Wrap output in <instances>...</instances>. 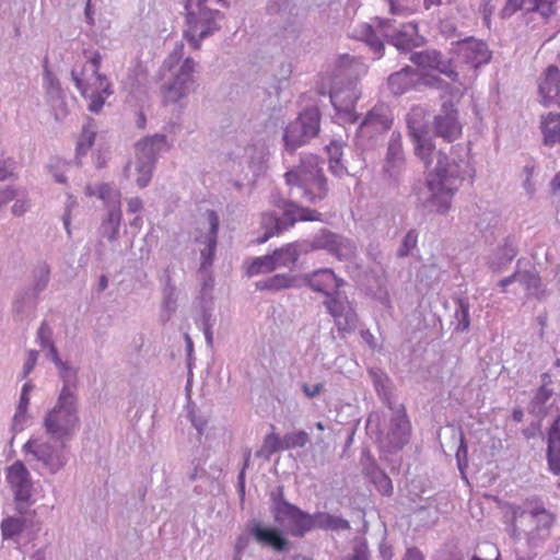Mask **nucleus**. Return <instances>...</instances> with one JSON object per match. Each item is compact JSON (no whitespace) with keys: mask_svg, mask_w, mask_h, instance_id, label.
Wrapping results in <instances>:
<instances>
[{"mask_svg":"<svg viewBox=\"0 0 560 560\" xmlns=\"http://www.w3.org/2000/svg\"><path fill=\"white\" fill-rule=\"evenodd\" d=\"M408 129L415 144V153L424 162L425 166L436 159V166L429 173L427 179L431 192L430 203L436 212H445L451 208L453 200L452 178L447 174L450 166L447 156L442 151L435 150V145L424 129L417 128L410 120Z\"/></svg>","mask_w":560,"mask_h":560,"instance_id":"obj_1","label":"nucleus"},{"mask_svg":"<svg viewBox=\"0 0 560 560\" xmlns=\"http://www.w3.org/2000/svg\"><path fill=\"white\" fill-rule=\"evenodd\" d=\"M511 511L514 539L524 537L533 550L549 538L556 515L545 508L539 498L526 499L522 504L513 505Z\"/></svg>","mask_w":560,"mask_h":560,"instance_id":"obj_2","label":"nucleus"},{"mask_svg":"<svg viewBox=\"0 0 560 560\" xmlns=\"http://www.w3.org/2000/svg\"><path fill=\"white\" fill-rule=\"evenodd\" d=\"M88 59L90 73L84 66L80 71L73 69L71 77L81 95L90 100L89 110L97 114L102 110L106 98L113 94V88L108 78L100 73L101 54L95 51Z\"/></svg>","mask_w":560,"mask_h":560,"instance_id":"obj_3","label":"nucleus"},{"mask_svg":"<svg viewBox=\"0 0 560 560\" xmlns=\"http://www.w3.org/2000/svg\"><path fill=\"white\" fill-rule=\"evenodd\" d=\"M285 183L302 189V197L308 202L324 199L328 191L327 180L315 158L304 160L294 170L287 172Z\"/></svg>","mask_w":560,"mask_h":560,"instance_id":"obj_4","label":"nucleus"},{"mask_svg":"<svg viewBox=\"0 0 560 560\" xmlns=\"http://www.w3.org/2000/svg\"><path fill=\"white\" fill-rule=\"evenodd\" d=\"M207 0H183L189 28L185 37L195 49L199 48V42L218 28L217 22L223 16L219 11L208 10Z\"/></svg>","mask_w":560,"mask_h":560,"instance_id":"obj_5","label":"nucleus"},{"mask_svg":"<svg viewBox=\"0 0 560 560\" xmlns=\"http://www.w3.org/2000/svg\"><path fill=\"white\" fill-rule=\"evenodd\" d=\"M320 215L316 210L300 207L294 202H287L283 207L282 219L271 213H264L261 215L264 234L257 238V243H266L272 236L293 226L298 221H317L320 220Z\"/></svg>","mask_w":560,"mask_h":560,"instance_id":"obj_6","label":"nucleus"},{"mask_svg":"<svg viewBox=\"0 0 560 560\" xmlns=\"http://www.w3.org/2000/svg\"><path fill=\"white\" fill-rule=\"evenodd\" d=\"M74 404V395L65 387L59 396L57 406L45 419V427L48 433L55 438L63 439L74 431L78 427Z\"/></svg>","mask_w":560,"mask_h":560,"instance_id":"obj_7","label":"nucleus"},{"mask_svg":"<svg viewBox=\"0 0 560 560\" xmlns=\"http://www.w3.org/2000/svg\"><path fill=\"white\" fill-rule=\"evenodd\" d=\"M319 131V114L317 109H306L291 122L284 131L283 140L287 150L294 151L304 144L307 139L315 137Z\"/></svg>","mask_w":560,"mask_h":560,"instance_id":"obj_8","label":"nucleus"},{"mask_svg":"<svg viewBox=\"0 0 560 560\" xmlns=\"http://www.w3.org/2000/svg\"><path fill=\"white\" fill-rule=\"evenodd\" d=\"M457 58L460 59L462 65L469 68L471 77H476V71L482 66L490 61L491 51L488 45L475 37H457Z\"/></svg>","mask_w":560,"mask_h":560,"instance_id":"obj_9","label":"nucleus"},{"mask_svg":"<svg viewBox=\"0 0 560 560\" xmlns=\"http://www.w3.org/2000/svg\"><path fill=\"white\" fill-rule=\"evenodd\" d=\"M166 149V137L155 135L144 138L137 144V152L140 159H147L138 166L139 176L137 183L139 187H145L152 177L154 158L162 150Z\"/></svg>","mask_w":560,"mask_h":560,"instance_id":"obj_10","label":"nucleus"},{"mask_svg":"<svg viewBox=\"0 0 560 560\" xmlns=\"http://www.w3.org/2000/svg\"><path fill=\"white\" fill-rule=\"evenodd\" d=\"M194 60L191 58L185 59L178 71L175 73L173 81L164 91L165 103H176L194 91Z\"/></svg>","mask_w":560,"mask_h":560,"instance_id":"obj_11","label":"nucleus"},{"mask_svg":"<svg viewBox=\"0 0 560 560\" xmlns=\"http://www.w3.org/2000/svg\"><path fill=\"white\" fill-rule=\"evenodd\" d=\"M393 124L388 107L384 104L375 105L364 117L360 125L362 133L373 136L386 132Z\"/></svg>","mask_w":560,"mask_h":560,"instance_id":"obj_12","label":"nucleus"},{"mask_svg":"<svg viewBox=\"0 0 560 560\" xmlns=\"http://www.w3.org/2000/svg\"><path fill=\"white\" fill-rule=\"evenodd\" d=\"M7 480L14 491L16 501L27 502L30 500L32 483L30 474L22 462L18 460L8 468Z\"/></svg>","mask_w":560,"mask_h":560,"instance_id":"obj_13","label":"nucleus"},{"mask_svg":"<svg viewBox=\"0 0 560 560\" xmlns=\"http://www.w3.org/2000/svg\"><path fill=\"white\" fill-rule=\"evenodd\" d=\"M325 305L340 331H348L354 327L355 314L348 307L346 301L338 296L329 295L325 301Z\"/></svg>","mask_w":560,"mask_h":560,"instance_id":"obj_14","label":"nucleus"},{"mask_svg":"<svg viewBox=\"0 0 560 560\" xmlns=\"http://www.w3.org/2000/svg\"><path fill=\"white\" fill-rule=\"evenodd\" d=\"M538 91L545 106L556 104L560 107V69L557 66H549L545 70Z\"/></svg>","mask_w":560,"mask_h":560,"instance_id":"obj_15","label":"nucleus"},{"mask_svg":"<svg viewBox=\"0 0 560 560\" xmlns=\"http://www.w3.org/2000/svg\"><path fill=\"white\" fill-rule=\"evenodd\" d=\"M455 131V107L452 97L445 100L441 113L434 119V132L451 143Z\"/></svg>","mask_w":560,"mask_h":560,"instance_id":"obj_16","label":"nucleus"},{"mask_svg":"<svg viewBox=\"0 0 560 560\" xmlns=\"http://www.w3.org/2000/svg\"><path fill=\"white\" fill-rule=\"evenodd\" d=\"M415 65L423 70L436 71L451 78L454 73L450 62H444L442 56L436 50H425L416 52L411 56Z\"/></svg>","mask_w":560,"mask_h":560,"instance_id":"obj_17","label":"nucleus"},{"mask_svg":"<svg viewBox=\"0 0 560 560\" xmlns=\"http://www.w3.org/2000/svg\"><path fill=\"white\" fill-rule=\"evenodd\" d=\"M250 534L258 544L271 547L276 551H283L288 548L289 541L277 528L265 527L261 523H255Z\"/></svg>","mask_w":560,"mask_h":560,"instance_id":"obj_18","label":"nucleus"},{"mask_svg":"<svg viewBox=\"0 0 560 560\" xmlns=\"http://www.w3.org/2000/svg\"><path fill=\"white\" fill-rule=\"evenodd\" d=\"M358 100L353 88L348 86L342 90H334L330 92V101L339 113H343L350 122H355L358 116L354 113V104Z\"/></svg>","mask_w":560,"mask_h":560,"instance_id":"obj_19","label":"nucleus"},{"mask_svg":"<svg viewBox=\"0 0 560 560\" xmlns=\"http://www.w3.org/2000/svg\"><path fill=\"white\" fill-rule=\"evenodd\" d=\"M307 284L315 292H320L327 296L330 292L341 287L342 282L335 276L330 269H319L306 276Z\"/></svg>","mask_w":560,"mask_h":560,"instance_id":"obj_20","label":"nucleus"},{"mask_svg":"<svg viewBox=\"0 0 560 560\" xmlns=\"http://www.w3.org/2000/svg\"><path fill=\"white\" fill-rule=\"evenodd\" d=\"M547 459L550 471L560 474V416L557 415L548 431Z\"/></svg>","mask_w":560,"mask_h":560,"instance_id":"obj_21","label":"nucleus"},{"mask_svg":"<svg viewBox=\"0 0 560 560\" xmlns=\"http://www.w3.org/2000/svg\"><path fill=\"white\" fill-rule=\"evenodd\" d=\"M285 516L290 524V533L293 536L302 537L315 527L314 517L294 505L285 504Z\"/></svg>","mask_w":560,"mask_h":560,"instance_id":"obj_22","label":"nucleus"},{"mask_svg":"<svg viewBox=\"0 0 560 560\" xmlns=\"http://www.w3.org/2000/svg\"><path fill=\"white\" fill-rule=\"evenodd\" d=\"M540 129L546 145L560 143V113H549L546 116H541Z\"/></svg>","mask_w":560,"mask_h":560,"instance_id":"obj_23","label":"nucleus"},{"mask_svg":"<svg viewBox=\"0 0 560 560\" xmlns=\"http://www.w3.org/2000/svg\"><path fill=\"white\" fill-rule=\"evenodd\" d=\"M552 395L553 390L542 384L530 400L528 405V412L539 419L546 417L549 408L548 402Z\"/></svg>","mask_w":560,"mask_h":560,"instance_id":"obj_24","label":"nucleus"},{"mask_svg":"<svg viewBox=\"0 0 560 560\" xmlns=\"http://www.w3.org/2000/svg\"><path fill=\"white\" fill-rule=\"evenodd\" d=\"M208 221H209V233L206 236L205 243L207 244V252H202L203 257V266L211 265L212 258L214 255V249L217 246V236L219 230V217L214 211L208 212Z\"/></svg>","mask_w":560,"mask_h":560,"instance_id":"obj_25","label":"nucleus"},{"mask_svg":"<svg viewBox=\"0 0 560 560\" xmlns=\"http://www.w3.org/2000/svg\"><path fill=\"white\" fill-rule=\"evenodd\" d=\"M410 433V422L405 411H399L393 419L392 435L397 444L402 445Z\"/></svg>","mask_w":560,"mask_h":560,"instance_id":"obj_26","label":"nucleus"},{"mask_svg":"<svg viewBox=\"0 0 560 560\" xmlns=\"http://www.w3.org/2000/svg\"><path fill=\"white\" fill-rule=\"evenodd\" d=\"M517 252V247L513 240L511 237H506L504 240V244L499 248L498 261L492 262L493 269L500 270L501 268L509 265L515 258Z\"/></svg>","mask_w":560,"mask_h":560,"instance_id":"obj_27","label":"nucleus"},{"mask_svg":"<svg viewBox=\"0 0 560 560\" xmlns=\"http://www.w3.org/2000/svg\"><path fill=\"white\" fill-rule=\"evenodd\" d=\"M315 527L324 529H349L350 525L347 520L341 517L332 516L326 513H318L314 516Z\"/></svg>","mask_w":560,"mask_h":560,"instance_id":"obj_28","label":"nucleus"},{"mask_svg":"<svg viewBox=\"0 0 560 560\" xmlns=\"http://www.w3.org/2000/svg\"><path fill=\"white\" fill-rule=\"evenodd\" d=\"M96 131L92 119L82 128L77 143V154L84 155L94 144Z\"/></svg>","mask_w":560,"mask_h":560,"instance_id":"obj_29","label":"nucleus"},{"mask_svg":"<svg viewBox=\"0 0 560 560\" xmlns=\"http://www.w3.org/2000/svg\"><path fill=\"white\" fill-rule=\"evenodd\" d=\"M273 259L278 267L293 266L299 257L298 249L294 245L288 244L272 253Z\"/></svg>","mask_w":560,"mask_h":560,"instance_id":"obj_30","label":"nucleus"},{"mask_svg":"<svg viewBox=\"0 0 560 560\" xmlns=\"http://www.w3.org/2000/svg\"><path fill=\"white\" fill-rule=\"evenodd\" d=\"M257 289L279 291L294 285V280L288 275H276L267 280L257 282Z\"/></svg>","mask_w":560,"mask_h":560,"instance_id":"obj_31","label":"nucleus"},{"mask_svg":"<svg viewBox=\"0 0 560 560\" xmlns=\"http://www.w3.org/2000/svg\"><path fill=\"white\" fill-rule=\"evenodd\" d=\"M275 269H277V264L271 254L255 258L247 268V275L253 277L259 273L272 272Z\"/></svg>","mask_w":560,"mask_h":560,"instance_id":"obj_32","label":"nucleus"},{"mask_svg":"<svg viewBox=\"0 0 560 560\" xmlns=\"http://www.w3.org/2000/svg\"><path fill=\"white\" fill-rule=\"evenodd\" d=\"M86 194L89 196H97L104 202H109L112 199H115L116 205H120V192L118 190H114L109 184L102 183L97 185L95 188L88 187Z\"/></svg>","mask_w":560,"mask_h":560,"instance_id":"obj_33","label":"nucleus"},{"mask_svg":"<svg viewBox=\"0 0 560 560\" xmlns=\"http://www.w3.org/2000/svg\"><path fill=\"white\" fill-rule=\"evenodd\" d=\"M329 153V170L336 176H342L347 173V168L341 163V148L337 143L327 147Z\"/></svg>","mask_w":560,"mask_h":560,"instance_id":"obj_34","label":"nucleus"},{"mask_svg":"<svg viewBox=\"0 0 560 560\" xmlns=\"http://www.w3.org/2000/svg\"><path fill=\"white\" fill-rule=\"evenodd\" d=\"M516 276V281H518L526 290L532 292L539 289L541 279L536 270H517Z\"/></svg>","mask_w":560,"mask_h":560,"instance_id":"obj_35","label":"nucleus"},{"mask_svg":"<svg viewBox=\"0 0 560 560\" xmlns=\"http://www.w3.org/2000/svg\"><path fill=\"white\" fill-rule=\"evenodd\" d=\"M120 222H121L120 205H115V207L112 210H109L108 215L103 223V225L105 228L108 226L110 229V233L108 235L109 240H116Z\"/></svg>","mask_w":560,"mask_h":560,"instance_id":"obj_36","label":"nucleus"},{"mask_svg":"<svg viewBox=\"0 0 560 560\" xmlns=\"http://www.w3.org/2000/svg\"><path fill=\"white\" fill-rule=\"evenodd\" d=\"M284 450L304 447L308 442V434L305 431L288 433L284 436Z\"/></svg>","mask_w":560,"mask_h":560,"instance_id":"obj_37","label":"nucleus"},{"mask_svg":"<svg viewBox=\"0 0 560 560\" xmlns=\"http://www.w3.org/2000/svg\"><path fill=\"white\" fill-rule=\"evenodd\" d=\"M555 1L556 0H528V7H525V11H536L547 18L553 13Z\"/></svg>","mask_w":560,"mask_h":560,"instance_id":"obj_38","label":"nucleus"},{"mask_svg":"<svg viewBox=\"0 0 560 560\" xmlns=\"http://www.w3.org/2000/svg\"><path fill=\"white\" fill-rule=\"evenodd\" d=\"M407 70L402 69V71L393 73L388 78V84L395 94H402L407 90V83H405V79L408 75Z\"/></svg>","mask_w":560,"mask_h":560,"instance_id":"obj_39","label":"nucleus"},{"mask_svg":"<svg viewBox=\"0 0 560 560\" xmlns=\"http://www.w3.org/2000/svg\"><path fill=\"white\" fill-rule=\"evenodd\" d=\"M23 524L20 520L8 517L1 523V530L4 538H11L21 533Z\"/></svg>","mask_w":560,"mask_h":560,"instance_id":"obj_40","label":"nucleus"},{"mask_svg":"<svg viewBox=\"0 0 560 560\" xmlns=\"http://www.w3.org/2000/svg\"><path fill=\"white\" fill-rule=\"evenodd\" d=\"M264 450L269 454L284 450V438L280 439L277 434H268L264 440Z\"/></svg>","mask_w":560,"mask_h":560,"instance_id":"obj_41","label":"nucleus"},{"mask_svg":"<svg viewBox=\"0 0 560 560\" xmlns=\"http://www.w3.org/2000/svg\"><path fill=\"white\" fill-rule=\"evenodd\" d=\"M525 7H528V0H506L501 14L503 18H510L517 10H525Z\"/></svg>","mask_w":560,"mask_h":560,"instance_id":"obj_42","label":"nucleus"},{"mask_svg":"<svg viewBox=\"0 0 560 560\" xmlns=\"http://www.w3.org/2000/svg\"><path fill=\"white\" fill-rule=\"evenodd\" d=\"M457 306L459 307V311L462 314V317L457 323V330H466V329H468L469 323H470L469 314H468L469 305L464 300L457 299Z\"/></svg>","mask_w":560,"mask_h":560,"instance_id":"obj_43","label":"nucleus"},{"mask_svg":"<svg viewBox=\"0 0 560 560\" xmlns=\"http://www.w3.org/2000/svg\"><path fill=\"white\" fill-rule=\"evenodd\" d=\"M418 242V235L415 231H409L404 237L401 248L399 249V256H406L409 252L416 247Z\"/></svg>","mask_w":560,"mask_h":560,"instance_id":"obj_44","label":"nucleus"},{"mask_svg":"<svg viewBox=\"0 0 560 560\" xmlns=\"http://www.w3.org/2000/svg\"><path fill=\"white\" fill-rule=\"evenodd\" d=\"M524 173L526 174V178L523 180V188L525 189L528 197L532 198L536 191L535 185L532 182V177L534 174V166L525 165Z\"/></svg>","mask_w":560,"mask_h":560,"instance_id":"obj_45","label":"nucleus"},{"mask_svg":"<svg viewBox=\"0 0 560 560\" xmlns=\"http://www.w3.org/2000/svg\"><path fill=\"white\" fill-rule=\"evenodd\" d=\"M302 390L306 397L313 398L318 396L324 390V385L322 383L310 386L308 384L302 385Z\"/></svg>","mask_w":560,"mask_h":560,"instance_id":"obj_46","label":"nucleus"},{"mask_svg":"<svg viewBox=\"0 0 560 560\" xmlns=\"http://www.w3.org/2000/svg\"><path fill=\"white\" fill-rule=\"evenodd\" d=\"M13 174V162L0 161V180H5Z\"/></svg>","mask_w":560,"mask_h":560,"instance_id":"obj_47","label":"nucleus"},{"mask_svg":"<svg viewBox=\"0 0 560 560\" xmlns=\"http://www.w3.org/2000/svg\"><path fill=\"white\" fill-rule=\"evenodd\" d=\"M378 490L383 494H390L392 493V491H393L392 481H390V479L386 475H381L380 476Z\"/></svg>","mask_w":560,"mask_h":560,"instance_id":"obj_48","label":"nucleus"},{"mask_svg":"<svg viewBox=\"0 0 560 560\" xmlns=\"http://www.w3.org/2000/svg\"><path fill=\"white\" fill-rule=\"evenodd\" d=\"M16 192L13 188H5L0 190V209L5 206L8 202L14 199Z\"/></svg>","mask_w":560,"mask_h":560,"instance_id":"obj_49","label":"nucleus"},{"mask_svg":"<svg viewBox=\"0 0 560 560\" xmlns=\"http://www.w3.org/2000/svg\"><path fill=\"white\" fill-rule=\"evenodd\" d=\"M30 208V201L28 200H16L15 203L12 207V212L14 215H22L24 214L27 209Z\"/></svg>","mask_w":560,"mask_h":560,"instance_id":"obj_50","label":"nucleus"},{"mask_svg":"<svg viewBox=\"0 0 560 560\" xmlns=\"http://www.w3.org/2000/svg\"><path fill=\"white\" fill-rule=\"evenodd\" d=\"M143 208L142 200L138 197L130 198L127 202V210L130 213L140 212Z\"/></svg>","mask_w":560,"mask_h":560,"instance_id":"obj_51","label":"nucleus"},{"mask_svg":"<svg viewBox=\"0 0 560 560\" xmlns=\"http://www.w3.org/2000/svg\"><path fill=\"white\" fill-rule=\"evenodd\" d=\"M402 560H424L422 552L416 548H408Z\"/></svg>","mask_w":560,"mask_h":560,"instance_id":"obj_52","label":"nucleus"},{"mask_svg":"<svg viewBox=\"0 0 560 560\" xmlns=\"http://www.w3.org/2000/svg\"><path fill=\"white\" fill-rule=\"evenodd\" d=\"M36 359H37V353L34 351H31L28 354V359L24 365V377L27 376L31 373V371L34 369V366L36 364Z\"/></svg>","mask_w":560,"mask_h":560,"instance_id":"obj_53","label":"nucleus"},{"mask_svg":"<svg viewBox=\"0 0 560 560\" xmlns=\"http://www.w3.org/2000/svg\"><path fill=\"white\" fill-rule=\"evenodd\" d=\"M28 404H30V396H26V393H21L20 404L18 407V413L15 415V417H18L19 415H24L26 412Z\"/></svg>","mask_w":560,"mask_h":560,"instance_id":"obj_54","label":"nucleus"},{"mask_svg":"<svg viewBox=\"0 0 560 560\" xmlns=\"http://www.w3.org/2000/svg\"><path fill=\"white\" fill-rule=\"evenodd\" d=\"M368 43L376 54H381L384 49L383 43L378 39H368Z\"/></svg>","mask_w":560,"mask_h":560,"instance_id":"obj_55","label":"nucleus"},{"mask_svg":"<svg viewBox=\"0 0 560 560\" xmlns=\"http://www.w3.org/2000/svg\"><path fill=\"white\" fill-rule=\"evenodd\" d=\"M516 278H517V276H516V271H515L513 275H511V276H509V277H506V278L501 279V280L498 282V285H500L501 288H503V289H504V288H506L508 285H510L511 283L515 282V281H516Z\"/></svg>","mask_w":560,"mask_h":560,"instance_id":"obj_56","label":"nucleus"},{"mask_svg":"<svg viewBox=\"0 0 560 560\" xmlns=\"http://www.w3.org/2000/svg\"><path fill=\"white\" fill-rule=\"evenodd\" d=\"M523 411L521 409H514L512 413V418L515 422H521L523 420Z\"/></svg>","mask_w":560,"mask_h":560,"instance_id":"obj_57","label":"nucleus"},{"mask_svg":"<svg viewBox=\"0 0 560 560\" xmlns=\"http://www.w3.org/2000/svg\"><path fill=\"white\" fill-rule=\"evenodd\" d=\"M107 284H108V279L106 276H101L100 278V281H98V289L100 291H103L107 288Z\"/></svg>","mask_w":560,"mask_h":560,"instance_id":"obj_58","label":"nucleus"},{"mask_svg":"<svg viewBox=\"0 0 560 560\" xmlns=\"http://www.w3.org/2000/svg\"><path fill=\"white\" fill-rule=\"evenodd\" d=\"M551 186H552V188H553V189H558V188H560V175H559V174H557V175L552 178V180H551Z\"/></svg>","mask_w":560,"mask_h":560,"instance_id":"obj_59","label":"nucleus"},{"mask_svg":"<svg viewBox=\"0 0 560 560\" xmlns=\"http://www.w3.org/2000/svg\"><path fill=\"white\" fill-rule=\"evenodd\" d=\"M534 555H535L534 552H530L527 557H524V556H521L520 550L516 549L517 560H529L533 558Z\"/></svg>","mask_w":560,"mask_h":560,"instance_id":"obj_60","label":"nucleus"},{"mask_svg":"<svg viewBox=\"0 0 560 560\" xmlns=\"http://www.w3.org/2000/svg\"><path fill=\"white\" fill-rule=\"evenodd\" d=\"M406 34H402L404 40H401V47L402 49H406L410 46L411 39L408 37L405 39Z\"/></svg>","mask_w":560,"mask_h":560,"instance_id":"obj_61","label":"nucleus"},{"mask_svg":"<svg viewBox=\"0 0 560 560\" xmlns=\"http://www.w3.org/2000/svg\"><path fill=\"white\" fill-rule=\"evenodd\" d=\"M32 388H33V386L30 383H25L23 385L22 393H26V396H28Z\"/></svg>","mask_w":560,"mask_h":560,"instance_id":"obj_62","label":"nucleus"},{"mask_svg":"<svg viewBox=\"0 0 560 560\" xmlns=\"http://www.w3.org/2000/svg\"><path fill=\"white\" fill-rule=\"evenodd\" d=\"M440 0H424L425 8L429 9L431 5L439 4Z\"/></svg>","mask_w":560,"mask_h":560,"instance_id":"obj_63","label":"nucleus"},{"mask_svg":"<svg viewBox=\"0 0 560 560\" xmlns=\"http://www.w3.org/2000/svg\"><path fill=\"white\" fill-rule=\"evenodd\" d=\"M390 12L393 14H396V13H401V10L398 9L393 1H390Z\"/></svg>","mask_w":560,"mask_h":560,"instance_id":"obj_64","label":"nucleus"}]
</instances>
